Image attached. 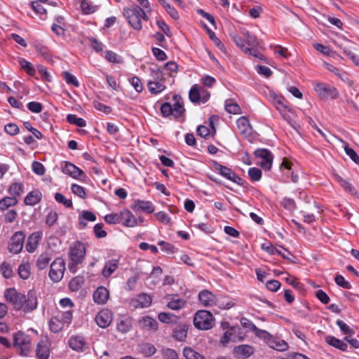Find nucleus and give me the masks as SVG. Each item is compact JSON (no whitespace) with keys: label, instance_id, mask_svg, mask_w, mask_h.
<instances>
[{"label":"nucleus","instance_id":"obj_1","mask_svg":"<svg viewBox=\"0 0 359 359\" xmlns=\"http://www.w3.org/2000/svg\"><path fill=\"white\" fill-rule=\"evenodd\" d=\"M241 33L244 39L237 34H231V37L236 45L245 54L257 57L260 60H264V55L255 49L259 45L257 38L255 35L251 34L249 31L245 29H241Z\"/></svg>","mask_w":359,"mask_h":359},{"label":"nucleus","instance_id":"obj_2","mask_svg":"<svg viewBox=\"0 0 359 359\" xmlns=\"http://www.w3.org/2000/svg\"><path fill=\"white\" fill-rule=\"evenodd\" d=\"M86 254V248L83 243L76 241L70 245L68 252L69 258L68 268L70 272L74 273L77 271L79 266L81 265L85 259Z\"/></svg>","mask_w":359,"mask_h":359},{"label":"nucleus","instance_id":"obj_3","mask_svg":"<svg viewBox=\"0 0 359 359\" xmlns=\"http://www.w3.org/2000/svg\"><path fill=\"white\" fill-rule=\"evenodd\" d=\"M123 13L129 25L135 30H140L142 29V19L145 21L149 20L146 11L136 4L133 5L130 8H125Z\"/></svg>","mask_w":359,"mask_h":359},{"label":"nucleus","instance_id":"obj_4","mask_svg":"<svg viewBox=\"0 0 359 359\" xmlns=\"http://www.w3.org/2000/svg\"><path fill=\"white\" fill-rule=\"evenodd\" d=\"M174 104L172 105L169 102H164L161 107V112L163 117L172 116L175 118H181L184 116L185 109L184 107L182 98L175 95L173 96Z\"/></svg>","mask_w":359,"mask_h":359},{"label":"nucleus","instance_id":"obj_5","mask_svg":"<svg viewBox=\"0 0 359 359\" xmlns=\"http://www.w3.org/2000/svg\"><path fill=\"white\" fill-rule=\"evenodd\" d=\"M13 346L22 356H28L32 350V341L29 335L22 332L14 334Z\"/></svg>","mask_w":359,"mask_h":359},{"label":"nucleus","instance_id":"obj_6","mask_svg":"<svg viewBox=\"0 0 359 359\" xmlns=\"http://www.w3.org/2000/svg\"><path fill=\"white\" fill-rule=\"evenodd\" d=\"M210 92L204 86L198 84H194L189 92L190 101L196 104H203L210 98Z\"/></svg>","mask_w":359,"mask_h":359},{"label":"nucleus","instance_id":"obj_7","mask_svg":"<svg viewBox=\"0 0 359 359\" xmlns=\"http://www.w3.org/2000/svg\"><path fill=\"white\" fill-rule=\"evenodd\" d=\"M194 325L198 330H208L214 325V317L212 314L208 311H198L195 314Z\"/></svg>","mask_w":359,"mask_h":359},{"label":"nucleus","instance_id":"obj_8","mask_svg":"<svg viewBox=\"0 0 359 359\" xmlns=\"http://www.w3.org/2000/svg\"><path fill=\"white\" fill-rule=\"evenodd\" d=\"M66 269L65 262L62 257H57L51 263L49 277L55 283L60 282L64 276Z\"/></svg>","mask_w":359,"mask_h":359},{"label":"nucleus","instance_id":"obj_9","mask_svg":"<svg viewBox=\"0 0 359 359\" xmlns=\"http://www.w3.org/2000/svg\"><path fill=\"white\" fill-rule=\"evenodd\" d=\"M4 297L6 301L12 304L16 310H20L24 306L25 295L18 292L15 288L11 287L6 290Z\"/></svg>","mask_w":359,"mask_h":359},{"label":"nucleus","instance_id":"obj_10","mask_svg":"<svg viewBox=\"0 0 359 359\" xmlns=\"http://www.w3.org/2000/svg\"><path fill=\"white\" fill-rule=\"evenodd\" d=\"M314 90L323 100L335 99L338 97V91L334 87L325 83H316Z\"/></svg>","mask_w":359,"mask_h":359},{"label":"nucleus","instance_id":"obj_11","mask_svg":"<svg viewBox=\"0 0 359 359\" xmlns=\"http://www.w3.org/2000/svg\"><path fill=\"white\" fill-rule=\"evenodd\" d=\"M244 339V334L239 327H231L227 330L220 339L223 346H226L230 341L239 342Z\"/></svg>","mask_w":359,"mask_h":359},{"label":"nucleus","instance_id":"obj_12","mask_svg":"<svg viewBox=\"0 0 359 359\" xmlns=\"http://www.w3.org/2000/svg\"><path fill=\"white\" fill-rule=\"evenodd\" d=\"M214 168L219 173V175L226 179L238 185L243 184L244 180L238 176L231 168L222 165L218 163H214Z\"/></svg>","mask_w":359,"mask_h":359},{"label":"nucleus","instance_id":"obj_13","mask_svg":"<svg viewBox=\"0 0 359 359\" xmlns=\"http://www.w3.org/2000/svg\"><path fill=\"white\" fill-rule=\"evenodd\" d=\"M256 157L260 158L258 164L265 170H269L273 163V154L266 149H258L255 151Z\"/></svg>","mask_w":359,"mask_h":359},{"label":"nucleus","instance_id":"obj_14","mask_svg":"<svg viewBox=\"0 0 359 359\" xmlns=\"http://www.w3.org/2000/svg\"><path fill=\"white\" fill-rule=\"evenodd\" d=\"M25 238V234L23 231L15 232L11 237L8 244L9 252L13 254L20 253L23 248Z\"/></svg>","mask_w":359,"mask_h":359},{"label":"nucleus","instance_id":"obj_15","mask_svg":"<svg viewBox=\"0 0 359 359\" xmlns=\"http://www.w3.org/2000/svg\"><path fill=\"white\" fill-rule=\"evenodd\" d=\"M62 172L76 180H83L86 177V174L81 169L68 161L65 162V165L62 168Z\"/></svg>","mask_w":359,"mask_h":359},{"label":"nucleus","instance_id":"obj_16","mask_svg":"<svg viewBox=\"0 0 359 359\" xmlns=\"http://www.w3.org/2000/svg\"><path fill=\"white\" fill-rule=\"evenodd\" d=\"M130 208L135 212L142 211L147 214L153 213L155 210V207L151 201L140 199L134 200Z\"/></svg>","mask_w":359,"mask_h":359},{"label":"nucleus","instance_id":"obj_17","mask_svg":"<svg viewBox=\"0 0 359 359\" xmlns=\"http://www.w3.org/2000/svg\"><path fill=\"white\" fill-rule=\"evenodd\" d=\"M262 249L269 252L270 255H273L278 254L280 255L283 259L290 261H292V259L294 258V256L291 254V252L282 246H280L279 248H278L270 243H264L262 245Z\"/></svg>","mask_w":359,"mask_h":359},{"label":"nucleus","instance_id":"obj_18","mask_svg":"<svg viewBox=\"0 0 359 359\" xmlns=\"http://www.w3.org/2000/svg\"><path fill=\"white\" fill-rule=\"evenodd\" d=\"M120 224L127 227H135L137 225V219L128 210L124 209L119 212Z\"/></svg>","mask_w":359,"mask_h":359},{"label":"nucleus","instance_id":"obj_19","mask_svg":"<svg viewBox=\"0 0 359 359\" xmlns=\"http://www.w3.org/2000/svg\"><path fill=\"white\" fill-rule=\"evenodd\" d=\"M113 319L112 313L108 309L100 311L95 317V322L102 328L107 327Z\"/></svg>","mask_w":359,"mask_h":359},{"label":"nucleus","instance_id":"obj_20","mask_svg":"<svg viewBox=\"0 0 359 359\" xmlns=\"http://www.w3.org/2000/svg\"><path fill=\"white\" fill-rule=\"evenodd\" d=\"M138 325L140 329L148 332H156L158 327L156 320L149 316H142L140 318Z\"/></svg>","mask_w":359,"mask_h":359},{"label":"nucleus","instance_id":"obj_21","mask_svg":"<svg viewBox=\"0 0 359 359\" xmlns=\"http://www.w3.org/2000/svg\"><path fill=\"white\" fill-rule=\"evenodd\" d=\"M198 300L201 304L205 307L213 306L216 304V296L208 290H203L198 294Z\"/></svg>","mask_w":359,"mask_h":359},{"label":"nucleus","instance_id":"obj_22","mask_svg":"<svg viewBox=\"0 0 359 359\" xmlns=\"http://www.w3.org/2000/svg\"><path fill=\"white\" fill-rule=\"evenodd\" d=\"M254 348L250 345L243 344L234 347L233 355L238 359H245L250 357L254 353Z\"/></svg>","mask_w":359,"mask_h":359},{"label":"nucleus","instance_id":"obj_23","mask_svg":"<svg viewBox=\"0 0 359 359\" xmlns=\"http://www.w3.org/2000/svg\"><path fill=\"white\" fill-rule=\"evenodd\" d=\"M236 126L241 135L245 137L251 135L252 128L246 116H243L238 118L236 121Z\"/></svg>","mask_w":359,"mask_h":359},{"label":"nucleus","instance_id":"obj_24","mask_svg":"<svg viewBox=\"0 0 359 359\" xmlns=\"http://www.w3.org/2000/svg\"><path fill=\"white\" fill-rule=\"evenodd\" d=\"M42 231L34 232L29 235L26 244L27 251L29 253L34 252L38 248L39 241L42 238Z\"/></svg>","mask_w":359,"mask_h":359},{"label":"nucleus","instance_id":"obj_25","mask_svg":"<svg viewBox=\"0 0 359 359\" xmlns=\"http://www.w3.org/2000/svg\"><path fill=\"white\" fill-rule=\"evenodd\" d=\"M37 306V297L34 291L30 290L25 295V301L22 307L25 313H29L34 310Z\"/></svg>","mask_w":359,"mask_h":359},{"label":"nucleus","instance_id":"obj_26","mask_svg":"<svg viewBox=\"0 0 359 359\" xmlns=\"http://www.w3.org/2000/svg\"><path fill=\"white\" fill-rule=\"evenodd\" d=\"M266 344L271 348L278 351H285L289 348L288 344L285 340L273 337V335L271 337Z\"/></svg>","mask_w":359,"mask_h":359},{"label":"nucleus","instance_id":"obj_27","mask_svg":"<svg viewBox=\"0 0 359 359\" xmlns=\"http://www.w3.org/2000/svg\"><path fill=\"white\" fill-rule=\"evenodd\" d=\"M119 266V259H111L106 262L102 270V275L107 278L111 276L113 273H114Z\"/></svg>","mask_w":359,"mask_h":359},{"label":"nucleus","instance_id":"obj_28","mask_svg":"<svg viewBox=\"0 0 359 359\" xmlns=\"http://www.w3.org/2000/svg\"><path fill=\"white\" fill-rule=\"evenodd\" d=\"M49 344L47 339H41L37 344L36 355L39 359H48L49 357Z\"/></svg>","mask_w":359,"mask_h":359},{"label":"nucleus","instance_id":"obj_29","mask_svg":"<svg viewBox=\"0 0 359 359\" xmlns=\"http://www.w3.org/2000/svg\"><path fill=\"white\" fill-rule=\"evenodd\" d=\"M109 297V292L104 287L100 286L93 293V299L98 304H105Z\"/></svg>","mask_w":359,"mask_h":359},{"label":"nucleus","instance_id":"obj_30","mask_svg":"<svg viewBox=\"0 0 359 359\" xmlns=\"http://www.w3.org/2000/svg\"><path fill=\"white\" fill-rule=\"evenodd\" d=\"M69 345L76 351L82 352L86 349V342L81 336H75L70 338Z\"/></svg>","mask_w":359,"mask_h":359},{"label":"nucleus","instance_id":"obj_31","mask_svg":"<svg viewBox=\"0 0 359 359\" xmlns=\"http://www.w3.org/2000/svg\"><path fill=\"white\" fill-rule=\"evenodd\" d=\"M152 302L151 297L147 294L142 293L133 299V306L135 308H147L149 307Z\"/></svg>","mask_w":359,"mask_h":359},{"label":"nucleus","instance_id":"obj_32","mask_svg":"<svg viewBox=\"0 0 359 359\" xmlns=\"http://www.w3.org/2000/svg\"><path fill=\"white\" fill-rule=\"evenodd\" d=\"M79 224L80 229H84L87 226V222H95L96 220V215L88 210H83L79 215Z\"/></svg>","mask_w":359,"mask_h":359},{"label":"nucleus","instance_id":"obj_33","mask_svg":"<svg viewBox=\"0 0 359 359\" xmlns=\"http://www.w3.org/2000/svg\"><path fill=\"white\" fill-rule=\"evenodd\" d=\"M73 311V309H64L62 311H59L55 316L65 325L67 326L72 323Z\"/></svg>","mask_w":359,"mask_h":359},{"label":"nucleus","instance_id":"obj_34","mask_svg":"<svg viewBox=\"0 0 359 359\" xmlns=\"http://www.w3.org/2000/svg\"><path fill=\"white\" fill-rule=\"evenodd\" d=\"M42 197V194L39 190H34L28 193L27 196L25 198L24 202L27 205L33 206L37 204Z\"/></svg>","mask_w":359,"mask_h":359},{"label":"nucleus","instance_id":"obj_35","mask_svg":"<svg viewBox=\"0 0 359 359\" xmlns=\"http://www.w3.org/2000/svg\"><path fill=\"white\" fill-rule=\"evenodd\" d=\"M249 329L251 330L257 337L262 339L266 344L268 343L269 339L272 336V334L267 331L257 327V326L252 322H249Z\"/></svg>","mask_w":359,"mask_h":359},{"label":"nucleus","instance_id":"obj_36","mask_svg":"<svg viewBox=\"0 0 359 359\" xmlns=\"http://www.w3.org/2000/svg\"><path fill=\"white\" fill-rule=\"evenodd\" d=\"M147 88L149 93L153 95L161 93L165 90L163 81H148Z\"/></svg>","mask_w":359,"mask_h":359},{"label":"nucleus","instance_id":"obj_37","mask_svg":"<svg viewBox=\"0 0 359 359\" xmlns=\"http://www.w3.org/2000/svg\"><path fill=\"white\" fill-rule=\"evenodd\" d=\"M224 108L229 114L238 115L242 113L241 107L232 99L226 100Z\"/></svg>","mask_w":359,"mask_h":359},{"label":"nucleus","instance_id":"obj_38","mask_svg":"<svg viewBox=\"0 0 359 359\" xmlns=\"http://www.w3.org/2000/svg\"><path fill=\"white\" fill-rule=\"evenodd\" d=\"M187 330L186 325H178L174 329L172 336L177 341H184L187 336Z\"/></svg>","mask_w":359,"mask_h":359},{"label":"nucleus","instance_id":"obj_39","mask_svg":"<svg viewBox=\"0 0 359 359\" xmlns=\"http://www.w3.org/2000/svg\"><path fill=\"white\" fill-rule=\"evenodd\" d=\"M271 99L273 105L276 109L279 111L283 108H285L287 105V102L281 95H277L276 93L271 94Z\"/></svg>","mask_w":359,"mask_h":359},{"label":"nucleus","instance_id":"obj_40","mask_svg":"<svg viewBox=\"0 0 359 359\" xmlns=\"http://www.w3.org/2000/svg\"><path fill=\"white\" fill-rule=\"evenodd\" d=\"M51 259L52 256L50 253L46 252L41 253L37 259L36 266L40 270L45 269L48 266Z\"/></svg>","mask_w":359,"mask_h":359},{"label":"nucleus","instance_id":"obj_41","mask_svg":"<svg viewBox=\"0 0 359 359\" xmlns=\"http://www.w3.org/2000/svg\"><path fill=\"white\" fill-rule=\"evenodd\" d=\"M159 4L164 8L166 13L174 20H178L180 18L177 11L169 4L167 0H161Z\"/></svg>","mask_w":359,"mask_h":359},{"label":"nucleus","instance_id":"obj_42","mask_svg":"<svg viewBox=\"0 0 359 359\" xmlns=\"http://www.w3.org/2000/svg\"><path fill=\"white\" fill-rule=\"evenodd\" d=\"M283 118L287 121L290 125L292 126V122L294 118V111L287 105L285 108L278 111Z\"/></svg>","mask_w":359,"mask_h":359},{"label":"nucleus","instance_id":"obj_43","mask_svg":"<svg viewBox=\"0 0 359 359\" xmlns=\"http://www.w3.org/2000/svg\"><path fill=\"white\" fill-rule=\"evenodd\" d=\"M323 65L327 70L330 71V72H332L333 74L339 76L342 81H348L346 72L341 71V69L327 62H325Z\"/></svg>","mask_w":359,"mask_h":359},{"label":"nucleus","instance_id":"obj_44","mask_svg":"<svg viewBox=\"0 0 359 359\" xmlns=\"http://www.w3.org/2000/svg\"><path fill=\"white\" fill-rule=\"evenodd\" d=\"M24 192V185L21 182H15L10 185L8 188V193L12 196L11 197H17L21 196Z\"/></svg>","mask_w":359,"mask_h":359},{"label":"nucleus","instance_id":"obj_45","mask_svg":"<svg viewBox=\"0 0 359 359\" xmlns=\"http://www.w3.org/2000/svg\"><path fill=\"white\" fill-rule=\"evenodd\" d=\"M132 327L131 320L129 318H125L119 320L116 324L118 331L122 333L128 332Z\"/></svg>","mask_w":359,"mask_h":359},{"label":"nucleus","instance_id":"obj_46","mask_svg":"<svg viewBox=\"0 0 359 359\" xmlns=\"http://www.w3.org/2000/svg\"><path fill=\"white\" fill-rule=\"evenodd\" d=\"M18 201L15 197L6 196L0 200V210L4 211L8 208L15 206Z\"/></svg>","mask_w":359,"mask_h":359},{"label":"nucleus","instance_id":"obj_47","mask_svg":"<svg viewBox=\"0 0 359 359\" xmlns=\"http://www.w3.org/2000/svg\"><path fill=\"white\" fill-rule=\"evenodd\" d=\"M41 4L42 3H39V1H33L31 6L35 13L39 15V18L42 20H45L47 17L46 9L41 5Z\"/></svg>","mask_w":359,"mask_h":359},{"label":"nucleus","instance_id":"obj_48","mask_svg":"<svg viewBox=\"0 0 359 359\" xmlns=\"http://www.w3.org/2000/svg\"><path fill=\"white\" fill-rule=\"evenodd\" d=\"M185 305L186 301L184 299L182 298H173L168 303L167 306L171 310L177 311L184 308Z\"/></svg>","mask_w":359,"mask_h":359},{"label":"nucleus","instance_id":"obj_49","mask_svg":"<svg viewBox=\"0 0 359 359\" xmlns=\"http://www.w3.org/2000/svg\"><path fill=\"white\" fill-rule=\"evenodd\" d=\"M140 351L146 357H150L153 355L156 349L154 346L151 344L145 343L140 346Z\"/></svg>","mask_w":359,"mask_h":359},{"label":"nucleus","instance_id":"obj_50","mask_svg":"<svg viewBox=\"0 0 359 359\" xmlns=\"http://www.w3.org/2000/svg\"><path fill=\"white\" fill-rule=\"evenodd\" d=\"M104 57L111 63L121 64L123 62V57L111 50L106 51Z\"/></svg>","mask_w":359,"mask_h":359},{"label":"nucleus","instance_id":"obj_51","mask_svg":"<svg viewBox=\"0 0 359 359\" xmlns=\"http://www.w3.org/2000/svg\"><path fill=\"white\" fill-rule=\"evenodd\" d=\"M149 76L151 78L149 81H163L165 79L163 72L156 67H150Z\"/></svg>","mask_w":359,"mask_h":359},{"label":"nucleus","instance_id":"obj_52","mask_svg":"<svg viewBox=\"0 0 359 359\" xmlns=\"http://www.w3.org/2000/svg\"><path fill=\"white\" fill-rule=\"evenodd\" d=\"M65 326L55 316L53 317L49 323L50 330L55 333L61 331Z\"/></svg>","mask_w":359,"mask_h":359},{"label":"nucleus","instance_id":"obj_53","mask_svg":"<svg viewBox=\"0 0 359 359\" xmlns=\"http://www.w3.org/2000/svg\"><path fill=\"white\" fill-rule=\"evenodd\" d=\"M340 141L344 144V149L346 155H348L355 163H359V156L356 152L352 148L349 147L348 144L346 142L341 140Z\"/></svg>","mask_w":359,"mask_h":359},{"label":"nucleus","instance_id":"obj_54","mask_svg":"<svg viewBox=\"0 0 359 359\" xmlns=\"http://www.w3.org/2000/svg\"><path fill=\"white\" fill-rule=\"evenodd\" d=\"M183 354L187 359H205L201 354L189 347L184 348Z\"/></svg>","mask_w":359,"mask_h":359},{"label":"nucleus","instance_id":"obj_55","mask_svg":"<svg viewBox=\"0 0 359 359\" xmlns=\"http://www.w3.org/2000/svg\"><path fill=\"white\" fill-rule=\"evenodd\" d=\"M18 274L22 279H27L30 275V266L28 263H22L18 268Z\"/></svg>","mask_w":359,"mask_h":359},{"label":"nucleus","instance_id":"obj_56","mask_svg":"<svg viewBox=\"0 0 359 359\" xmlns=\"http://www.w3.org/2000/svg\"><path fill=\"white\" fill-rule=\"evenodd\" d=\"M67 120L69 123L74 124L79 127H84L86 125V122L83 118L77 117L74 114L67 115Z\"/></svg>","mask_w":359,"mask_h":359},{"label":"nucleus","instance_id":"obj_57","mask_svg":"<svg viewBox=\"0 0 359 359\" xmlns=\"http://www.w3.org/2000/svg\"><path fill=\"white\" fill-rule=\"evenodd\" d=\"M71 190L74 194L76 195L79 198L83 199L86 198V192L83 187H81L76 184H72L71 186Z\"/></svg>","mask_w":359,"mask_h":359},{"label":"nucleus","instance_id":"obj_58","mask_svg":"<svg viewBox=\"0 0 359 359\" xmlns=\"http://www.w3.org/2000/svg\"><path fill=\"white\" fill-rule=\"evenodd\" d=\"M55 200L58 203L62 204L65 208H72V202L71 199H67L61 193H56L55 194Z\"/></svg>","mask_w":359,"mask_h":359},{"label":"nucleus","instance_id":"obj_59","mask_svg":"<svg viewBox=\"0 0 359 359\" xmlns=\"http://www.w3.org/2000/svg\"><path fill=\"white\" fill-rule=\"evenodd\" d=\"M270 48L273 51L275 54H277L285 58L289 57L287 48L282 47L279 45H271Z\"/></svg>","mask_w":359,"mask_h":359},{"label":"nucleus","instance_id":"obj_60","mask_svg":"<svg viewBox=\"0 0 359 359\" xmlns=\"http://www.w3.org/2000/svg\"><path fill=\"white\" fill-rule=\"evenodd\" d=\"M248 175L250 179L254 182H258L261 180L262 176V170L257 168H250L248 170Z\"/></svg>","mask_w":359,"mask_h":359},{"label":"nucleus","instance_id":"obj_61","mask_svg":"<svg viewBox=\"0 0 359 359\" xmlns=\"http://www.w3.org/2000/svg\"><path fill=\"white\" fill-rule=\"evenodd\" d=\"M200 82L204 87L212 88L217 81L214 77L210 75H204L200 79Z\"/></svg>","mask_w":359,"mask_h":359},{"label":"nucleus","instance_id":"obj_62","mask_svg":"<svg viewBox=\"0 0 359 359\" xmlns=\"http://www.w3.org/2000/svg\"><path fill=\"white\" fill-rule=\"evenodd\" d=\"M62 76L67 84L73 85L75 87L79 86V81L77 80L76 76H74L73 74L65 71V72H62Z\"/></svg>","mask_w":359,"mask_h":359},{"label":"nucleus","instance_id":"obj_63","mask_svg":"<svg viewBox=\"0 0 359 359\" xmlns=\"http://www.w3.org/2000/svg\"><path fill=\"white\" fill-rule=\"evenodd\" d=\"M0 271L5 278H10L13 276V269L8 263L3 262L0 266Z\"/></svg>","mask_w":359,"mask_h":359},{"label":"nucleus","instance_id":"obj_64","mask_svg":"<svg viewBox=\"0 0 359 359\" xmlns=\"http://www.w3.org/2000/svg\"><path fill=\"white\" fill-rule=\"evenodd\" d=\"M81 9L84 14H90L96 11V7L87 0H83L81 3Z\"/></svg>","mask_w":359,"mask_h":359}]
</instances>
